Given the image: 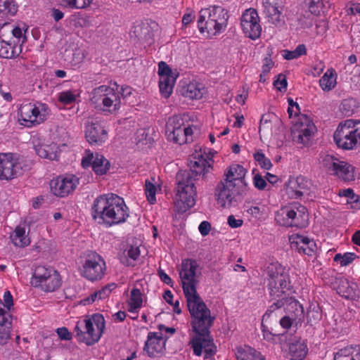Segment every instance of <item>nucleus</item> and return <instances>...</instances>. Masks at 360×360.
<instances>
[{"mask_svg":"<svg viewBox=\"0 0 360 360\" xmlns=\"http://www.w3.org/2000/svg\"><path fill=\"white\" fill-rule=\"evenodd\" d=\"M263 12L273 24L277 25L281 21V11L279 9L281 0H261Z\"/></svg>","mask_w":360,"mask_h":360,"instance_id":"26","label":"nucleus"},{"mask_svg":"<svg viewBox=\"0 0 360 360\" xmlns=\"http://www.w3.org/2000/svg\"><path fill=\"white\" fill-rule=\"evenodd\" d=\"M92 217L98 224L110 227L124 222L129 217V210L123 198L108 193L96 198L92 206Z\"/></svg>","mask_w":360,"mask_h":360,"instance_id":"4","label":"nucleus"},{"mask_svg":"<svg viewBox=\"0 0 360 360\" xmlns=\"http://www.w3.org/2000/svg\"><path fill=\"white\" fill-rule=\"evenodd\" d=\"M56 333L58 337L63 340H70L72 339V334L67 328L62 327L57 329Z\"/></svg>","mask_w":360,"mask_h":360,"instance_id":"63","label":"nucleus"},{"mask_svg":"<svg viewBox=\"0 0 360 360\" xmlns=\"http://www.w3.org/2000/svg\"><path fill=\"white\" fill-rule=\"evenodd\" d=\"M216 316L204 304V359L210 360H214L212 356L217 352V345L209 330V328L214 323Z\"/></svg>","mask_w":360,"mask_h":360,"instance_id":"19","label":"nucleus"},{"mask_svg":"<svg viewBox=\"0 0 360 360\" xmlns=\"http://www.w3.org/2000/svg\"><path fill=\"white\" fill-rule=\"evenodd\" d=\"M201 84L191 82L187 85L186 88L183 91L184 96L190 99H199L202 97L201 91Z\"/></svg>","mask_w":360,"mask_h":360,"instance_id":"38","label":"nucleus"},{"mask_svg":"<svg viewBox=\"0 0 360 360\" xmlns=\"http://www.w3.org/2000/svg\"><path fill=\"white\" fill-rule=\"evenodd\" d=\"M329 3L327 0H311L309 9V11L315 15H321L325 12V9L328 8Z\"/></svg>","mask_w":360,"mask_h":360,"instance_id":"41","label":"nucleus"},{"mask_svg":"<svg viewBox=\"0 0 360 360\" xmlns=\"http://www.w3.org/2000/svg\"><path fill=\"white\" fill-rule=\"evenodd\" d=\"M235 354L237 360H266L259 352L247 345L238 347Z\"/></svg>","mask_w":360,"mask_h":360,"instance_id":"32","label":"nucleus"},{"mask_svg":"<svg viewBox=\"0 0 360 360\" xmlns=\"http://www.w3.org/2000/svg\"><path fill=\"white\" fill-rule=\"evenodd\" d=\"M347 205L349 209L356 212L360 210V195L354 194L347 199Z\"/></svg>","mask_w":360,"mask_h":360,"instance_id":"52","label":"nucleus"},{"mask_svg":"<svg viewBox=\"0 0 360 360\" xmlns=\"http://www.w3.org/2000/svg\"><path fill=\"white\" fill-rule=\"evenodd\" d=\"M321 165L330 174L335 176L342 181L351 183L358 178L356 169L353 165L333 155L323 156Z\"/></svg>","mask_w":360,"mask_h":360,"instance_id":"6","label":"nucleus"},{"mask_svg":"<svg viewBox=\"0 0 360 360\" xmlns=\"http://www.w3.org/2000/svg\"><path fill=\"white\" fill-rule=\"evenodd\" d=\"M158 275L162 282L167 284L172 288L173 287L174 282L172 281L171 278L162 269L160 268L158 270Z\"/></svg>","mask_w":360,"mask_h":360,"instance_id":"64","label":"nucleus"},{"mask_svg":"<svg viewBox=\"0 0 360 360\" xmlns=\"http://www.w3.org/2000/svg\"><path fill=\"white\" fill-rule=\"evenodd\" d=\"M18 11L15 0H0V15L3 16L14 15Z\"/></svg>","mask_w":360,"mask_h":360,"instance_id":"37","label":"nucleus"},{"mask_svg":"<svg viewBox=\"0 0 360 360\" xmlns=\"http://www.w3.org/2000/svg\"><path fill=\"white\" fill-rule=\"evenodd\" d=\"M36 153L42 158L53 160L55 159L56 155L49 151V146H38L35 147Z\"/></svg>","mask_w":360,"mask_h":360,"instance_id":"47","label":"nucleus"},{"mask_svg":"<svg viewBox=\"0 0 360 360\" xmlns=\"http://www.w3.org/2000/svg\"><path fill=\"white\" fill-rule=\"evenodd\" d=\"M145 192L149 202L150 204H154L156 201V186L148 179L146 180L145 183Z\"/></svg>","mask_w":360,"mask_h":360,"instance_id":"46","label":"nucleus"},{"mask_svg":"<svg viewBox=\"0 0 360 360\" xmlns=\"http://www.w3.org/2000/svg\"><path fill=\"white\" fill-rule=\"evenodd\" d=\"M158 74L160 79L162 77H175L173 74L172 69L164 61H161L158 64Z\"/></svg>","mask_w":360,"mask_h":360,"instance_id":"48","label":"nucleus"},{"mask_svg":"<svg viewBox=\"0 0 360 360\" xmlns=\"http://www.w3.org/2000/svg\"><path fill=\"white\" fill-rule=\"evenodd\" d=\"M356 257V255L353 252H345L343 255L337 254L334 257V261L340 263L341 266H347L352 263Z\"/></svg>","mask_w":360,"mask_h":360,"instance_id":"45","label":"nucleus"},{"mask_svg":"<svg viewBox=\"0 0 360 360\" xmlns=\"http://www.w3.org/2000/svg\"><path fill=\"white\" fill-rule=\"evenodd\" d=\"M58 100L65 104H71L75 101V96L70 91H63L59 94Z\"/></svg>","mask_w":360,"mask_h":360,"instance_id":"54","label":"nucleus"},{"mask_svg":"<svg viewBox=\"0 0 360 360\" xmlns=\"http://www.w3.org/2000/svg\"><path fill=\"white\" fill-rule=\"evenodd\" d=\"M352 100H344L340 105L341 110L347 115H352L354 112L352 108Z\"/></svg>","mask_w":360,"mask_h":360,"instance_id":"59","label":"nucleus"},{"mask_svg":"<svg viewBox=\"0 0 360 360\" xmlns=\"http://www.w3.org/2000/svg\"><path fill=\"white\" fill-rule=\"evenodd\" d=\"M216 153L217 152L213 150H209L207 153L204 151V176L214 171V157Z\"/></svg>","mask_w":360,"mask_h":360,"instance_id":"43","label":"nucleus"},{"mask_svg":"<svg viewBox=\"0 0 360 360\" xmlns=\"http://www.w3.org/2000/svg\"><path fill=\"white\" fill-rule=\"evenodd\" d=\"M245 191H236V187L226 182L220 181L214 191L217 204L222 208H230L237 203V196L243 195Z\"/></svg>","mask_w":360,"mask_h":360,"instance_id":"17","label":"nucleus"},{"mask_svg":"<svg viewBox=\"0 0 360 360\" xmlns=\"http://www.w3.org/2000/svg\"><path fill=\"white\" fill-rule=\"evenodd\" d=\"M197 267L195 260L186 259L182 263L179 275L191 319L189 345L193 349V353L200 356L202 352V300L196 291L195 277Z\"/></svg>","mask_w":360,"mask_h":360,"instance_id":"1","label":"nucleus"},{"mask_svg":"<svg viewBox=\"0 0 360 360\" xmlns=\"http://www.w3.org/2000/svg\"><path fill=\"white\" fill-rule=\"evenodd\" d=\"M105 263L103 258L97 253L89 255L80 269L82 276L94 281L101 279L105 274Z\"/></svg>","mask_w":360,"mask_h":360,"instance_id":"14","label":"nucleus"},{"mask_svg":"<svg viewBox=\"0 0 360 360\" xmlns=\"http://www.w3.org/2000/svg\"><path fill=\"white\" fill-rule=\"evenodd\" d=\"M245 211L249 216L257 221L265 219L268 214V207L262 204L251 205Z\"/></svg>","mask_w":360,"mask_h":360,"instance_id":"35","label":"nucleus"},{"mask_svg":"<svg viewBox=\"0 0 360 360\" xmlns=\"http://www.w3.org/2000/svg\"><path fill=\"white\" fill-rule=\"evenodd\" d=\"M13 316L8 311L0 308V326L12 327Z\"/></svg>","mask_w":360,"mask_h":360,"instance_id":"50","label":"nucleus"},{"mask_svg":"<svg viewBox=\"0 0 360 360\" xmlns=\"http://www.w3.org/2000/svg\"><path fill=\"white\" fill-rule=\"evenodd\" d=\"M254 159L264 169L269 170L273 166L271 160L265 156L262 150H258L254 154Z\"/></svg>","mask_w":360,"mask_h":360,"instance_id":"44","label":"nucleus"},{"mask_svg":"<svg viewBox=\"0 0 360 360\" xmlns=\"http://www.w3.org/2000/svg\"><path fill=\"white\" fill-rule=\"evenodd\" d=\"M311 182L300 176L295 178H290L285 186V192L290 198H301L309 193Z\"/></svg>","mask_w":360,"mask_h":360,"instance_id":"21","label":"nucleus"},{"mask_svg":"<svg viewBox=\"0 0 360 360\" xmlns=\"http://www.w3.org/2000/svg\"><path fill=\"white\" fill-rule=\"evenodd\" d=\"M142 294L139 289L133 288L131 291V296L129 299V309L131 312L135 311L142 306Z\"/></svg>","mask_w":360,"mask_h":360,"instance_id":"39","label":"nucleus"},{"mask_svg":"<svg viewBox=\"0 0 360 360\" xmlns=\"http://www.w3.org/2000/svg\"><path fill=\"white\" fill-rule=\"evenodd\" d=\"M176 81V77H162L159 80V87L161 94L168 98L172 92V89Z\"/></svg>","mask_w":360,"mask_h":360,"instance_id":"36","label":"nucleus"},{"mask_svg":"<svg viewBox=\"0 0 360 360\" xmlns=\"http://www.w3.org/2000/svg\"><path fill=\"white\" fill-rule=\"evenodd\" d=\"M0 56L4 58H15L22 53L21 45H18L15 41H12L9 37H0Z\"/></svg>","mask_w":360,"mask_h":360,"instance_id":"28","label":"nucleus"},{"mask_svg":"<svg viewBox=\"0 0 360 360\" xmlns=\"http://www.w3.org/2000/svg\"><path fill=\"white\" fill-rule=\"evenodd\" d=\"M85 137L91 145L100 146L108 139V132L98 122H88L85 124Z\"/></svg>","mask_w":360,"mask_h":360,"instance_id":"22","label":"nucleus"},{"mask_svg":"<svg viewBox=\"0 0 360 360\" xmlns=\"http://www.w3.org/2000/svg\"><path fill=\"white\" fill-rule=\"evenodd\" d=\"M79 184V179L75 175L59 176L50 182L51 192L56 196L65 197L72 192Z\"/></svg>","mask_w":360,"mask_h":360,"instance_id":"20","label":"nucleus"},{"mask_svg":"<svg viewBox=\"0 0 360 360\" xmlns=\"http://www.w3.org/2000/svg\"><path fill=\"white\" fill-rule=\"evenodd\" d=\"M275 218L282 226L304 227L308 224L309 214L304 206L292 203L278 210Z\"/></svg>","mask_w":360,"mask_h":360,"instance_id":"8","label":"nucleus"},{"mask_svg":"<svg viewBox=\"0 0 360 360\" xmlns=\"http://www.w3.org/2000/svg\"><path fill=\"white\" fill-rule=\"evenodd\" d=\"M13 243L18 247H25L30 243V238L25 235V229L20 226H16L13 233L11 235Z\"/></svg>","mask_w":360,"mask_h":360,"instance_id":"34","label":"nucleus"},{"mask_svg":"<svg viewBox=\"0 0 360 360\" xmlns=\"http://www.w3.org/2000/svg\"><path fill=\"white\" fill-rule=\"evenodd\" d=\"M342 286H339L338 288V294L346 299H350L353 295L352 289L349 287L347 280L342 281Z\"/></svg>","mask_w":360,"mask_h":360,"instance_id":"49","label":"nucleus"},{"mask_svg":"<svg viewBox=\"0 0 360 360\" xmlns=\"http://www.w3.org/2000/svg\"><path fill=\"white\" fill-rule=\"evenodd\" d=\"M338 75L333 68L328 69L319 79V86L323 91H330L337 85Z\"/></svg>","mask_w":360,"mask_h":360,"instance_id":"33","label":"nucleus"},{"mask_svg":"<svg viewBox=\"0 0 360 360\" xmlns=\"http://www.w3.org/2000/svg\"><path fill=\"white\" fill-rule=\"evenodd\" d=\"M115 287L116 285L115 283H110L102 288L101 290L96 291L98 300H103L108 297Z\"/></svg>","mask_w":360,"mask_h":360,"instance_id":"56","label":"nucleus"},{"mask_svg":"<svg viewBox=\"0 0 360 360\" xmlns=\"http://www.w3.org/2000/svg\"><path fill=\"white\" fill-rule=\"evenodd\" d=\"M11 327L0 326V345H4L7 343L11 338Z\"/></svg>","mask_w":360,"mask_h":360,"instance_id":"58","label":"nucleus"},{"mask_svg":"<svg viewBox=\"0 0 360 360\" xmlns=\"http://www.w3.org/2000/svg\"><path fill=\"white\" fill-rule=\"evenodd\" d=\"M82 165L84 168L91 167L93 171L97 175H103L106 174L110 164L103 155L91 153L82 158Z\"/></svg>","mask_w":360,"mask_h":360,"instance_id":"24","label":"nucleus"},{"mask_svg":"<svg viewBox=\"0 0 360 360\" xmlns=\"http://www.w3.org/2000/svg\"><path fill=\"white\" fill-rule=\"evenodd\" d=\"M290 242L291 248L300 254L312 256L317 250L314 240L304 235H292L290 238Z\"/></svg>","mask_w":360,"mask_h":360,"instance_id":"23","label":"nucleus"},{"mask_svg":"<svg viewBox=\"0 0 360 360\" xmlns=\"http://www.w3.org/2000/svg\"><path fill=\"white\" fill-rule=\"evenodd\" d=\"M288 113L290 117H296L300 112V108L297 102H295L292 98H288Z\"/></svg>","mask_w":360,"mask_h":360,"instance_id":"51","label":"nucleus"},{"mask_svg":"<svg viewBox=\"0 0 360 360\" xmlns=\"http://www.w3.org/2000/svg\"><path fill=\"white\" fill-rule=\"evenodd\" d=\"M268 289L272 299L276 301L267 311L273 312L283 307L292 316L295 323H301L304 318L302 305L290 295L293 293L288 269L278 262H272L266 269Z\"/></svg>","mask_w":360,"mask_h":360,"instance_id":"2","label":"nucleus"},{"mask_svg":"<svg viewBox=\"0 0 360 360\" xmlns=\"http://www.w3.org/2000/svg\"><path fill=\"white\" fill-rule=\"evenodd\" d=\"M253 184L259 190L264 189L266 186V180L258 174L253 177Z\"/></svg>","mask_w":360,"mask_h":360,"instance_id":"61","label":"nucleus"},{"mask_svg":"<svg viewBox=\"0 0 360 360\" xmlns=\"http://www.w3.org/2000/svg\"><path fill=\"white\" fill-rule=\"evenodd\" d=\"M274 85L275 88L280 91H285L287 88V81L285 77L279 75L278 78L276 81H274Z\"/></svg>","mask_w":360,"mask_h":360,"instance_id":"62","label":"nucleus"},{"mask_svg":"<svg viewBox=\"0 0 360 360\" xmlns=\"http://www.w3.org/2000/svg\"><path fill=\"white\" fill-rule=\"evenodd\" d=\"M227 224L231 228L236 229L243 225V221L240 218H236L234 215H229L227 218Z\"/></svg>","mask_w":360,"mask_h":360,"instance_id":"60","label":"nucleus"},{"mask_svg":"<svg viewBox=\"0 0 360 360\" xmlns=\"http://www.w3.org/2000/svg\"><path fill=\"white\" fill-rule=\"evenodd\" d=\"M333 138L340 148L355 149L360 145V120L348 119L340 122Z\"/></svg>","mask_w":360,"mask_h":360,"instance_id":"5","label":"nucleus"},{"mask_svg":"<svg viewBox=\"0 0 360 360\" xmlns=\"http://www.w3.org/2000/svg\"><path fill=\"white\" fill-rule=\"evenodd\" d=\"M286 356L291 360H302L307 355L308 348L304 341L294 340L288 345Z\"/></svg>","mask_w":360,"mask_h":360,"instance_id":"29","label":"nucleus"},{"mask_svg":"<svg viewBox=\"0 0 360 360\" xmlns=\"http://www.w3.org/2000/svg\"><path fill=\"white\" fill-rule=\"evenodd\" d=\"M184 126H186L184 123V120L181 115H174L169 117L166 124V133L174 132L175 130L179 129Z\"/></svg>","mask_w":360,"mask_h":360,"instance_id":"40","label":"nucleus"},{"mask_svg":"<svg viewBox=\"0 0 360 360\" xmlns=\"http://www.w3.org/2000/svg\"><path fill=\"white\" fill-rule=\"evenodd\" d=\"M50 113L48 105L40 102L22 103L19 108V120L27 127L39 124L47 120Z\"/></svg>","mask_w":360,"mask_h":360,"instance_id":"10","label":"nucleus"},{"mask_svg":"<svg viewBox=\"0 0 360 360\" xmlns=\"http://www.w3.org/2000/svg\"><path fill=\"white\" fill-rule=\"evenodd\" d=\"M91 101L96 108L110 113L119 110L121 105L119 92L106 85H101L93 89Z\"/></svg>","mask_w":360,"mask_h":360,"instance_id":"9","label":"nucleus"},{"mask_svg":"<svg viewBox=\"0 0 360 360\" xmlns=\"http://www.w3.org/2000/svg\"><path fill=\"white\" fill-rule=\"evenodd\" d=\"M11 34L12 36L17 40L15 43L18 45H21L27 41V37L25 34L22 33V29L19 27H13L10 23H5L0 27V37H9L6 34Z\"/></svg>","mask_w":360,"mask_h":360,"instance_id":"31","label":"nucleus"},{"mask_svg":"<svg viewBox=\"0 0 360 360\" xmlns=\"http://www.w3.org/2000/svg\"><path fill=\"white\" fill-rule=\"evenodd\" d=\"M85 324L86 319L82 321H78L75 327V332L76 333L75 337L77 340L80 342H82Z\"/></svg>","mask_w":360,"mask_h":360,"instance_id":"57","label":"nucleus"},{"mask_svg":"<svg viewBox=\"0 0 360 360\" xmlns=\"http://www.w3.org/2000/svg\"><path fill=\"white\" fill-rule=\"evenodd\" d=\"M192 154L188 165L189 171L179 170L176 175V195L174 200V210L179 213H184L195 205L196 191L195 181L199 179L202 173V153L198 146Z\"/></svg>","mask_w":360,"mask_h":360,"instance_id":"3","label":"nucleus"},{"mask_svg":"<svg viewBox=\"0 0 360 360\" xmlns=\"http://www.w3.org/2000/svg\"><path fill=\"white\" fill-rule=\"evenodd\" d=\"M240 27L245 37L256 40L262 34V25L257 11L255 8L246 9L240 17Z\"/></svg>","mask_w":360,"mask_h":360,"instance_id":"13","label":"nucleus"},{"mask_svg":"<svg viewBox=\"0 0 360 360\" xmlns=\"http://www.w3.org/2000/svg\"><path fill=\"white\" fill-rule=\"evenodd\" d=\"M28 169L25 161L13 153H0V179L11 180Z\"/></svg>","mask_w":360,"mask_h":360,"instance_id":"12","label":"nucleus"},{"mask_svg":"<svg viewBox=\"0 0 360 360\" xmlns=\"http://www.w3.org/2000/svg\"><path fill=\"white\" fill-rule=\"evenodd\" d=\"M345 11L347 15H360V3L349 1L346 4Z\"/></svg>","mask_w":360,"mask_h":360,"instance_id":"53","label":"nucleus"},{"mask_svg":"<svg viewBox=\"0 0 360 360\" xmlns=\"http://www.w3.org/2000/svg\"><path fill=\"white\" fill-rule=\"evenodd\" d=\"M105 320L103 315L95 314L91 319H86L82 342L91 346L98 342L105 330Z\"/></svg>","mask_w":360,"mask_h":360,"instance_id":"15","label":"nucleus"},{"mask_svg":"<svg viewBox=\"0 0 360 360\" xmlns=\"http://www.w3.org/2000/svg\"><path fill=\"white\" fill-rule=\"evenodd\" d=\"M262 332L265 340L272 343H277L279 335L272 333L267 327L264 325L262 326Z\"/></svg>","mask_w":360,"mask_h":360,"instance_id":"55","label":"nucleus"},{"mask_svg":"<svg viewBox=\"0 0 360 360\" xmlns=\"http://www.w3.org/2000/svg\"><path fill=\"white\" fill-rule=\"evenodd\" d=\"M31 283L45 292H53L60 287L61 278L56 270L39 266L34 270Z\"/></svg>","mask_w":360,"mask_h":360,"instance_id":"11","label":"nucleus"},{"mask_svg":"<svg viewBox=\"0 0 360 360\" xmlns=\"http://www.w3.org/2000/svg\"><path fill=\"white\" fill-rule=\"evenodd\" d=\"M247 170L240 164L233 163L224 171V179L226 184L236 187V191H246L248 184L245 181Z\"/></svg>","mask_w":360,"mask_h":360,"instance_id":"18","label":"nucleus"},{"mask_svg":"<svg viewBox=\"0 0 360 360\" xmlns=\"http://www.w3.org/2000/svg\"><path fill=\"white\" fill-rule=\"evenodd\" d=\"M307 53V49L304 44L298 45L293 51L283 50L282 56L286 60H292L297 58Z\"/></svg>","mask_w":360,"mask_h":360,"instance_id":"42","label":"nucleus"},{"mask_svg":"<svg viewBox=\"0 0 360 360\" xmlns=\"http://www.w3.org/2000/svg\"><path fill=\"white\" fill-rule=\"evenodd\" d=\"M228 12L221 6H212L204 9V32L213 38L225 31L228 25Z\"/></svg>","mask_w":360,"mask_h":360,"instance_id":"7","label":"nucleus"},{"mask_svg":"<svg viewBox=\"0 0 360 360\" xmlns=\"http://www.w3.org/2000/svg\"><path fill=\"white\" fill-rule=\"evenodd\" d=\"M316 127L309 117L302 115L292 128L293 140L303 145H307L312 139Z\"/></svg>","mask_w":360,"mask_h":360,"instance_id":"16","label":"nucleus"},{"mask_svg":"<svg viewBox=\"0 0 360 360\" xmlns=\"http://www.w3.org/2000/svg\"><path fill=\"white\" fill-rule=\"evenodd\" d=\"M333 360H360V345H348L334 354Z\"/></svg>","mask_w":360,"mask_h":360,"instance_id":"30","label":"nucleus"},{"mask_svg":"<svg viewBox=\"0 0 360 360\" xmlns=\"http://www.w3.org/2000/svg\"><path fill=\"white\" fill-rule=\"evenodd\" d=\"M168 139L179 145L193 141L194 136L200 134V129L195 125L184 126V127L175 130L174 132L166 133Z\"/></svg>","mask_w":360,"mask_h":360,"instance_id":"25","label":"nucleus"},{"mask_svg":"<svg viewBox=\"0 0 360 360\" xmlns=\"http://www.w3.org/2000/svg\"><path fill=\"white\" fill-rule=\"evenodd\" d=\"M165 340L162 335H158L157 333H149L148 340L146 342L143 350L150 357H153L156 354L162 352L165 348Z\"/></svg>","mask_w":360,"mask_h":360,"instance_id":"27","label":"nucleus"}]
</instances>
